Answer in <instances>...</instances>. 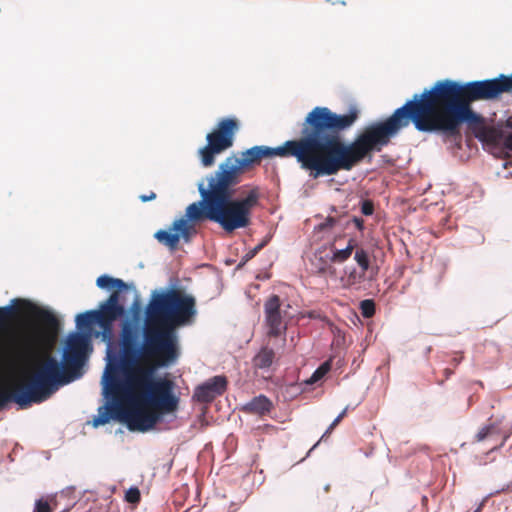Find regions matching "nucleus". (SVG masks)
Masks as SVG:
<instances>
[{
    "instance_id": "1",
    "label": "nucleus",
    "mask_w": 512,
    "mask_h": 512,
    "mask_svg": "<svg viewBox=\"0 0 512 512\" xmlns=\"http://www.w3.org/2000/svg\"><path fill=\"white\" fill-rule=\"evenodd\" d=\"M356 108L347 114H337L327 107H315L305 117L301 137L288 140L281 146H254L242 153V157H227L218 169L207 177V186L198 185L201 200L187 207L191 220L209 219L227 233L246 228L251 223V213L258 205L260 192L254 187L244 198H233L234 187L240 183L246 169L257 165L264 158L294 157L301 169L317 179L332 176L339 171H350L372 152H380L391 138L411 123L420 132H427L417 94L391 116L374 122L352 141L345 143L341 133L358 119Z\"/></svg>"
},
{
    "instance_id": "2",
    "label": "nucleus",
    "mask_w": 512,
    "mask_h": 512,
    "mask_svg": "<svg viewBox=\"0 0 512 512\" xmlns=\"http://www.w3.org/2000/svg\"><path fill=\"white\" fill-rule=\"evenodd\" d=\"M197 313L194 296L181 289L154 292L145 309L143 342L139 345V327L131 321L122 324L119 370L110 367L104 391L113 403L94 419V426L110 419L127 423L130 430L148 431L167 414L178 409L174 383L155 378L156 368L169 367L180 357L178 327L189 324Z\"/></svg>"
},
{
    "instance_id": "3",
    "label": "nucleus",
    "mask_w": 512,
    "mask_h": 512,
    "mask_svg": "<svg viewBox=\"0 0 512 512\" xmlns=\"http://www.w3.org/2000/svg\"><path fill=\"white\" fill-rule=\"evenodd\" d=\"M511 91L512 74H500L493 79L467 83L439 80L417 94V99L427 132L438 131L456 138L461 135L460 126L466 123L480 141L512 152V116L486 126L485 118L471 106L473 102L497 99Z\"/></svg>"
},
{
    "instance_id": "4",
    "label": "nucleus",
    "mask_w": 512,
    "mask_h": 512,
    "mask_svg": "<svg viewBox=\"0 0 512 512\" xmlns=\"http://www.w3.org/2000/svg\"><path fill=\"white\" fill-rule=\"evenodd\" d=\"M87 344L84 334L71 333L66 340L62 364L51 355H46L26 376L25 381L15 386L11 393L0 388V410L9 401H14L21 408H27L33 403L39 404L49 399L60 385L71 381L68 373L80 369Z\"/></svg>"
},
{
    "instance_id": "5",
    "label": "nucleus",
    "mask_w": 512,
    "mask_h": 512,
    "mask_svg": "<svg viewBox=\"0 0 512 512\" xmlns=\"http://www.w3.org/2000/svg\"><path fill=\"white\" fill-rule=\"evenodd\" d=\"M96 284L101 289L112 290L109 297L99 305L98 310H90L76 316V326L79 330L90 333L92 326L97 324L101 330L103 339L110 340L113 333L114 322L126 314L125 307L121 303V292L127 289V284L109 275H101Z\"/></svg>"
},
{
    "instance_id": "6",
    "label": "nucleus",
    "mask_w": 512,
    "mask_h": 512,
    "mask_svg": "<svg viewBox=\"0 0 512 512\" xmlns=\"http://www.w3.org/2000/svg\"><path fill=\"white\" fill-rule=\"evenodd\" d=\"M13 302L24 308L40 326L37 332L25 335L16 347V357L20 360H28L35 354L42 338L54 339L57 336L60 321L51 311L40 308L28 300L15 299Z\"/></svg>"
},
{
    "instance_id": "7",
    "label": "nucleus",
    "mask_w": 512,
    "mask_h": 512,
    "mask_svg": "<svg viewBox=\"0 0 512 512\" xmlns=\"http://www.w3.org/2000/svg\"><path fill=\"white\" fill-rule=\"evenodd\" d=\"M238 129L237 119L223 118L218 122L217 128L207 134V145L199 150L201 163L204 167L213 166L215 156L232 147Z\"/></svg>"
},
{
    "instance_id": "8",
    "label": "nucleus",
    "mask_w": 512,
    "mask_h": 512,
    "mask_svg": "<svg viewBox=\"0 0 512 512\" xmlns=\"http://www.w3.org/2000/svg\"><path fill=\"white\" fill-rule=\"evenodd\" d=\"M206 219L201 220H191L187 216V210L185 211V218L182 217L180 219L175 220L169 230H158L154 237L158 240L159 243L168 247L170 250H176L182 237L186 242H189L191 237L196 234V229L194 223L205 221Z\"/></svg>"
},
{
    "instance_id": "9",
    "label": "nucleus",
    "mask_w": 512,
    "mask_h": 512,
    "mask_svg": "<svg viewBox=\"0 0 512 512\" xmlns=\"http://www.w3.org/2000/svg\"><path fill=\"white\" fill-rule=\"evenodd\" d=\"M282 301L276 294L270 295L264 303L265 325L267 335L277 338L286 333L288 313L282 309Z\"/></svg>"
},
{
    "instance_id": "10",
    "label": "nucleus",
    "mask_w": 512,
    "mask_h": 512,
    "mask_svg": "<svg viewBox=\"0 0 512 512\" xmlns=\"http://www.w3.org/2000/svg\"><path fill=\"white\" fill-rule=\"evenodd\" d=\"M225 376H214L195 388L193 399L200 403H210L227 389Z\"/></svg>"
},
{
    "instance_id": "11",
    "label": "nucleus",
    "mask_w": 512,
    "mask_h": 512,
    "mask_svg": "<svg viewBox=\"0 0 512 512\" xmlns=\"http://www.w3.org/2000/svg\"><path fill=\"white\" fill-rule=\"evenodd\" d=\"M485 440H489L491 442L492 446L490 450L493 451L504 446L506 437L501 435L500 430L496 425L490 424L482 427L475 435L476 442H482Z\"/></svg>"
},
{
    "instance_id": "12",
    "label": "nucleus",
    "mask_w": 512,
    "mask_h": 512,
    "mask_svg": "<svg viewBox=\"0 0 512 512\" xmlns=\"http://www.w3.org/2000/svg\"><path fill=\"white\" fill-rule=\"evenodd\" d=\"M273 409L272 401L265 395L254 397L251 401L243 406V411L248 414H255L258 416H265Z\"/></svg>"
},
{
    "instance_id": "13",
    "label": "nucleus",
    "mask_w": 512,
    "mask_h": 512,
    "mask_svg": "<svg viewBox=\"0 0 512 512\" xmlns=\"http://www.w3.org/2000/svg\"><path fill=\"white\" fill-rule=\"evenodd\" d=\"M275 359V352L272 348L262 347L252 360L253 367L256 369L269 368Z\"/></svg>"
},
{
    "instance_id": "14",
    "label": "nucleus",
    "mask_w": 512,
    "mask_h": 512,
    "mask_svg": "<svg viewBox=\"0 0 512 512\" xmlns=\"http://www.w3.org/2000/svg\"><path fill=\"white\" fill-rule=\"evenodd\" d=\"M357 247V241L353 238L349 239L347 245L343 249L332 248L331 261L334 263H343L348 260L355 248Z\"/></svg>"
},
{
    "instance_id": "15",
    "label": "nucleus",
    "mask_w": 512,
    "mask_h": 512,
    "mask_svg": "<svg viewBox=\"0 0 512 512\" xmlns=\"http://www.w3.org/2000/svg\"><path fill=\"white\" fill-rule=\"evenodd\" d=\"M355 254H354V260L358 264L360 270L363 271V273L368 272L370 269V258L368 252L363 247H356L355 248Z\"/></svg>"
},
{
    "instance_id": "16",
    "label": "nucleus",
    "mask_w": 512,
    "mask_h": 512,
    "mask_svg": "<svg viewBox=\"0 0 512 512\" xmlns=\"http://www.w3.org/2000/svg\"><path fill=\"white\" fill-rule=\"evenodd\" d=\"M365 274L366 273H363L362 270H360L359 272L353 268L350 272H348L346 274V276L342 279L343 283H344V286L345 287H351V286H354L356 284H359L361 283L364 278H365Z\"/></svg>"
},
{
    "instance_id": "17",
    "label": "nucleus",
    "mask_w": 512,
    "mask_h": 512,
    "mask_svg": "<svg viewBox=\"0 0 512 512\" xmlns=\"http://www.w3.org/2000/svg\"><path fill=\"white\" fill-rule=\"evenodd\" d=\"M331 369L330 361H325L322 363L311 375V377L306 381L307 384H315L319 380H321Z\"/></svg>"
},
{
    "instance_id": "18",
    "label": "nucleus",
    "mask_w": 512,
    "mask_h": 512,
    "mask_svg": "<svg viewBox=\"0 0 512 512\" xmlns=\"http://www.w3.org/2000/svg\"><path fill=\"white\" fill-rule=\"evenodd\" d=\"M360 311L363 317L370 318L375 314V303L373 300L366 299L360 302Z\"/></svg>"
},
{
    "instance_id": "19",
    "label": "nucleus",
    "mask_w": 512,
    "mask_h": 512,
    "mask_svg": "<svg viewBox=\"0 0 512 512\" xmlns=\"http://www.w3.org/2000/svg\"><path fill=\"white\" fill-rule=\"evenodd\" d=\"M18 312L17 308L12 306L0 307V325L6 323Z\"/></svg>"
},
{
    "instance_id": "20",
    "label": "nucleus",
    "mask_w": 512,
    "mask_h": 512,
    "mask_svg": "<svg viewBox=\"0 0 512 512\" xmlns=\"http://www.w3.org/2000/svg\"><path fill=\"white\" fill-rule=\"evenodd\" d=\"M346 411L347 409H344L335 419L334 421L330 424V426L328 427V429L325 431V433L322 435L321 439L316 443L314 444V446L311 448L310 452L316 448L319 444V442L324 439L327 435H329L333 430L334 428L341 422V420L344 418V416L346 415Z\"/></svg>"
},
{
    "instance_id": "21",
    "label": "nucleus",
    "mask_w": 512,
    "mask_h": 512,
    "mask_svg": "<svg viewBox=\"0 0 512 512\" xmlns=\"http://www.w3.org/2000/svg\"><path fill=\"white\" fill-rule=\"evenodd\" d=\"M125 500L129 503L135 504L140 501V491L137 487H132L126 491Z\"/></svg>"
},
{
    "instance_id": "22",
    "label": "nucleus",
    "mask_w": 512,
    "mask_h": 512,
    "mask_svg": "<svg viewBox=\"0 0 512 512\" xmlns=\"http://www.w3.org/2000/svg\"><path fill=\"white\" fill-rule=\"evenodd\" d=\"M266 245V241H263L262 243L258 244L257 246H255L253 249H251L250 251H248L245 256L243 257V260L244 262H247L249 260H251L252 258H254L258 252Z\"/></svg>"
},
{
    "instance_id": "23",
    "label": "nucleus",
    "mask_w": 512,
    "mask_h": 512,
    "mask_svg": "<svg viewBox=\"0 0 512 512\" xmlns=\"http://www.w3.org/2000/svg\"><path fill=\"white\" fill-rule=\"evenodd\" d=\"M34 512H52V509L47 501L39 499L35 503Z\"/></svg>"
},
{
    "instance_id": "24",
    "label": "nucleus",
    "mask_w": 512,
    "mask_h": 512,
    "mask_svg": "<svg viewBox=\"0 0 512 512\" xmlns=\"http://www.w3.org/2000/svg\"><path fill=\"white\" fill-rule=\"evenodd\" d=\"M361 212L366 215H372L374 212V204L370 200H364L361 204Z\"/></svg>"
},
{
    "instance_id": "25",
    "label": "nucleus",
    "mask_w": 512,
    "mask_h": 512,
    "mask_svg": "<svg viewBox=\"0 0 512 512\" xmlns=\"http://www.w3.org/2000/svg\"><path fill=\"white\" fill-rule=\"evenodd\" d=\"M131 310H132V313H133V318L135 320H137L140 316V312H141V309H140V304L138 302V300H135L131 306Z\"/></svg>"
},
{
    "instance_id": "26",
    "label": "nucleus",
    "mask_w": 512,
    "mask_h": 512,
    "mask_svg": "<svg viewBox=\"0 0 512 512\" xmlns=\"http://www.w3.org/2000/svg\"><path fill=\"white\" fill-rule=\"evenodd\" d=\"M336 220L333 217H327L326 220L320 225L322 229L331 228L335 225Z\"/></svg>"
},
{
    "instance_id": "27",
    "label": "nucleus",
    "mask_w": 512,
    "mask_h": 512,
    "mask_svg": "<svg viewBox=\"0 0 512 512\" xmlns=\"http://www.w3.org/2000/svg\"><path fill=\"white\" fill-rule=\"evenodd\" d=\"M353 223L355 224V226L357 227L358 230L362 231L363 228H364V221L362 218H358V217H354L352 219Z\"/></svg>"
},
{
    "instance_id": "28",
    "label": "nucleus",
    "mask_w": 512,
    "mask_h": 512,
    "mask_svg": "<svg viewBox=\"0 0 512 512\" xmlns=\"http://www.w3.org/2000/svg\"><path fill=\"white\" fill-rule=\"evenodd\" d=\"M462 359L463 356L461 353H455V356L451 360V364L456 367L462 361Z\"/></svg>"
},
{
    "instance_id": "29",
    "label": "nucleus",
    "mask_w": 512,
    "mask_h": 512,
    "mask_svg": "<svg viewBox=\"0 0 512 512\" xmlns=\"http://www.w3.org/2000/svg\"><path fill=\"white\" fill-rule=\"evenodd\" d=\"M156 198V194L154 192H150L149 195H141L140 196V200L142 202H147V201H150V200H154Z\"/></svg>"
},
{
    "instance_id": "30",
    "label": "nucleus",
    "mask_w": 512,
    "mask_h": 512,
    "mask_svg": "<svg viewBox=\"0 0 512 512\" xmlns=\"http://www.w3.org/2000/svg\"><path fill=\"white\" fill-rule=\"evenodd\" d=\"M444 374H445V379H448L453 374V370H451L450 368H445Z\"/></svg>"
},
{
    "instance_id": "31",
    "label": "nucleus",
    "mask_w": 512,
    "mask_h": 512,
    "mask_svg": "<svg viewBox=\"0 0 512 512\" xmlns=\"http://www.w3.org/2000/svg\"><path fill=\"white\" fill-rule=\"evenodd\" d=\"M483 506H484V501L480 503V505L478 506V508L474 512H481Z\"/></svg>"
},
{
    "instance_id": "32",
    "label": "nucleus",
    "mask_w": 512,
    "mask_h": 512,
    "mask_svg": "<svg viewBox=\"0 0 512 512\" xmlns=\"http://www.w3.org/2000/svg\"><path fill=\"white\" fill-rule=\"evenodd\" d=\"M483 506H484V501L480 503V505L478 506V508L474 512H481Z\"/></svg>"
},
{
    "instance_id": "33",
    "label": "nucleus",
    "mask_w": 512,
    "mask_h": 512,
    "mask_svg": "<svg viewBox=\"0 0 512 512\" xmlns=\"http://www.w3.org/2000/svg\"><path fill=\"white\" fill-rule=\"evenodd\" d=\"M483 506H484V501L480 503V505L478 506V508L474 512H481Z\"/></svg>"
},
{
    "instance_id": "34",
    "label": "nucleus",
    "mask_w": 512,
    "mask_h": 512,
    "mask_svg": "<svg viewBox=\"0 0 512 512\" xmlns=\"http://www.w3.org/2000/svg\"><path fill=\"white\" fill-rule=\"evenodd\" d=\"M328 270H332V267H331V266H328V267H326V268H321V269H320V272H321V273H325V272H327Z\"/></svg>"
}]
</instances>
